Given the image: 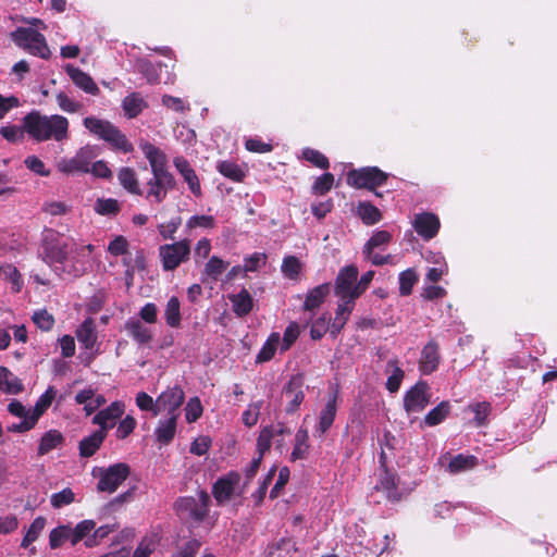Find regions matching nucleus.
<instances>
[{"label":"nucleus","mask_w":557,"mask_h":557,"mask_svg":"<svg viewBox=\"0 0 557 557\" xmlns=\"http://www.w3.org/2000/svg\"><path fill=\"white\" fill-rule=\"evenodd\" d=\"M23 122L25 131L37 141H62L67 138L69 121L62 115L47 116L34 111L28 113Z\"/></svg>","instance_id":"1"},{"label":"nucleus","mask_w":557,"mask_h":557,"mask_svg":"<svg viewBox=\"0 0 557 557\" xmlns=\"http://www.w3.org/2000/svg\"><path fill=\"white\" fill-rule=\"evenodd\" d=\"M83 124L92 135L107 141L112 148L125 153L133 151V145L111 122L95 116H87L84 119Z\"/></svg>","instance_id":"2"},{"label":"nucleus","mask_w":557,"mask_h":557,"mask_svg":"<svg viewBox=\"0 0 557 557\" xmlns=\"http://www.w3.org/2000/svg\"><path fill=\"white\" fill-rule=\"evenodd\" d=\"M71 251L70 244L58 232L53 230L44 232L39 256L48 265L62 264Z\"/></svg>","instance_id":"3"},{"label":"nucleus","mask_w":557,"mask_h":557,"mask_svg":"<svg viewBox=\"0 0 557 557\" xmlns=\"http://www.w3.org/2000/svg\"><path fill=\"white\" fill-rule=\"evenodd\" d=\"M12 40L24 50L42 59L50 57V49L42 34L34 28L20 27L11 33Z\"/></svg>","instance_id":"4"},{"label":"nucleus","mask_w":557,"mask_h":557,"mask_svg":"<svg viewBox=\"0 0 557 557\" xmlns=\"http://www.w3.org/2000/svg\"><path fill=\"white\" fill-rule=\"evenodd\" d=\"M131 469L128 465L119 462L108 468H98L94 470V475L98 478L97 490L99 492L114 493L119 486L127 479Z\"/></svg>","instance_id":"5"},{"label":"nucleus","mask_w":557,"mask_h":557,"mask_svg":"<svg viewBox=\"0 0 557 557\" xmlns=\"http://www.w3.org/2000/svg\"><path fill=\"white\" fill-rule=\"evenodd\" d=\"M386 180L387 174L376 166L351 170L347 174L348 185L370 190H374L377 186L383 185Z\"/></svg>","instance_id":"6"},{"label":"nucleus","mask_w":557,"mask_h":557,"mask_svg":"<svg viewBox=\"0 0 557 557\" xmlns=\"http://www.w3.org/2000/svg\"><path fill=\"white\" fill-rule=\"evenodd\" d=\"M208 494L206 492H200L198 498H180L175 503V508L181 517L201 521L208 513Z\"/></svg>","instance_id":"7"},{"label":"nucleus","mask_w":557,"mask_h":557,"mask_svg":"<svg viewBox=\"0 0 557 557\" xmlns=\"http://www.w3.org/2000/svg\"><path fill=\"white\" fill-rule=\"evenodd\" d=\"M159 253L163 269L165 271H172L188 259L190 248L187 240H181L174 244L161 246L159 248Z\"/></svg>","instance_id":"8"},{"label":"nucleus","mask_w":557,"mask_h":557,"mask_svg":"<svg viewBox=\"0 0 557 557\" xmlns=\"http://www.w3.org/2000/svg\"><path fill=\"white\" fill-rule=\"evenodd\" d=\"M152 176L147 181L146 199L153 200L157 203L162 202L170 190L174 189L176 182L172 173H151Z\"/></svg>","instance_id":"9"},{"label":"nucleus","mask_w":557,"mask_h":557,"mask_svg":"<svg viewBox=\"0 0 557 557\" xmlns=\"http://www.w3.org/2000/svg\"><path fill=\"white\" fill-rule=\"evenodd\" d=\"M358 269L355 265H347L342 269L335 281V295L341 300L355 301L359 296H355L357 292Z\"/></svg>","instance_id":"10"},{"label":"nucleus","mask_w":557,"mask_h":557,"mask_svg":"<svg viewBox=\"0 0 557 557\" xmlns=\"http://www.w3.org/2000/svg\"><path fill=\"white\" fill-rule=\"evenodd\" d=\"M431 401L430 386L424 381H419L404 396V408L407 413H418L425 409Z\"/></svg>","instance_id":"11"},{"label":"nucleus","mask_w":557,"mask_h":557,"mask_svg":"<svg viewBox=\"0 0 557 557\" xmlns=\"http://www.w3.org/2000/svg\"><path fill=\"white\" fill-rule=\"evenodd\" d=\"M185 394L183 389L175 385L168 388L157 398L156 414L166 412L168 416L180 417V408L184 401Z\"/></svg>","instance_id":"12"},{"label":"nucleus","mask_w":557,"mask_h":557,"mask_svg":"<svg viewBox=\"0 0 557 557\" xmlns=\"http://www.w3.org/2000/svg\"><path fill=\"white\" fill-rule=\"evenodd\" d=\"M240 481V475L237 472H230L223 478H220L213 485V496L219 503H224L231 499L235 493V488Z\"/></svg>","instance_id":"13"},{"label":"nucleus","mask_w":557,"mask_h":557,"mask_svg":"<svg viewBox=\"0 0 557 557\" xmlns=\"http://www.w3.org/2000/svg\"><path fill=\"white\" fill-rule=\"evenodd\" d=\"M124 331L138 345H149L153 339L152 329L137 318H129L124 324Z\"/></svg>","instance_id":"14"},{"label":"nucleus","mask_w":557,"mask_h":557,"mask_svg":"<svg viewBox=\"0 0 557 557\" xmlns=\"http://www.w3.org/2000/svg\"><path fill=\"white\" fill-rule=\"evenodd\" d=\"M139 147L149 161L151 173H170L166 169V154L161 149L145 140L140 141Z\"/></svg>","instance_id":"15"},{"label":"nucleus","mask_w":557,"mask_h":557,"mask_svg":"<svg viewBox=\"0 0 557 557\" xmlns=\"http://www.w3.org/2000/svg\"><path fill=\"white\" fill-rule=\"evenodd\" d=\"M413 227L424 239H431L438 232L440 220L433 213H420L414 216Z\"/></svg>","instance_id":"16"},{"label":"nucleus","mask_w":557,"mask_h":557,"mask_svg":"<svg viewBox=\"0 0 557 557\" xmlns=\"http://www.w3.org/2000/svg\"><path fill=\"white\" fill-rule=\"evenodd\" d=\"M124 405L120 401L112 403L108 408L99 411L94 418L92 423L100 425V430H107L115 425V421L123 414Z\"/></svg>","instance_id":"17"},{"label":"nucleus","mask_w":557,"mask_h":557,"mask_svg":"<svg viewBox=\"0 0 557 557\" xmlns=\"http://www.w3.org/2000/svg\"><path fill=\"white\" fill-rule=\"evenodd\" d=\"M302 385V377L300 375H294L284 387V395L289 398V401L286 406V412H295L302 403L305 397Z\"/></svg>","instance_id":"18"},{"label":"nucleus","mask_w":557,"mask_h":557,"mask_svg":"<svg viewBox=\"0 0 557 557\" xmlns=\"http://www.w3.org/2000/svg\"><path fill=\"white\" fill-rule=\"evenodd\" d=\"M64 70L78 88L90 95L99 94V88L89 74L71 64H67Z\"/></svg>","instance_id":"19"},{"label":"nucleus","mask_w":557,"mask_h":557,"mask_svg":"<svg viewBox=\"0 0 557 557\" xmlns=\"http://www.w3.org/2000/svg\"><path fill=\"white\" fill-rule=\"evenodd\" d=\"M173 162L176 170L180 172V174L184 177V181L187 183L190 191L195 196H200V183L198 176L196 175L194 169H191L189 162L183 157H176Z\"/></svg>","instance_id":"20"},{"label":"nucleus","mask_w":557,"mask_h":557,"mask_svg":"<svg viewBox=\"0 0 557 557\" xmlns=\"http://www.w3.org/2000/svg\"><path fill=\"white\" fill-rule=\"evenodd\" d=\"M440 361L438 345L431 341L422 351L420 358V370L423 374H431L436 370Z\"/></svg>","instance_id":"21"},{"label":"nucleus","mask_w":557,"mask_h":557,"mask_svg":"<svg viewBox=\"0 0 557 557\" xmlns=\"http://www.w3.org/2000/svg\"><path fill=\"white\" fill-rule=\"evenodd\" d=\"M178 417L165 416L160 419L154 430L157 441L162 445H168L172 442L176 433V422Z\"/></svg>","instance_id":"22"},{"label":"nucleus","mask_w":557,"mask_h":557,"mask_svg":"<svg viewBox=\"0 0 557 557\" xmlns=\"http://www.w3.org/2000/svg\"><path fill=\"white\" fill-rule=\"evenodd\" d=\"M355 301L350 300H341V304L338 305L335 318L331 323L330 326V334L333 337H336L337 334L342 331V329L345 326L346 322L349 319V315L354 309Z\"/></svg>","instance_id":"23"},{"label":"nucleus","mask_w":557,"mask_h":557,"mask_svg":"<svg viewBox=\"0 0 557 557\" xmlns=\"http://www.w3.org/2000/svg\"><path fill=\"white\" fill-rule=\"evenodd\" d=\"M336 416V395L329 397L324 408L320 412V420L317 426V433L321 437L333 424Z\"/></svg>","instance_id":"24"},{"label":"nucleus","mask_w":557,"mask_h":557,"mask_svg":"<svg viewBox=\"0 0 557 557\" xmlns=\"http://www.w3.org/2000/svg\"><path fill=\"white\" fill-rule=\"evenodd\" d=\"M107 436L103 430H97L79 442V454L82 457H91L101 446Z\"/></svg>","instance_id":"25"},{"label":"nucleus","mask_w":557,"mask_h":557,"mask_svg":"<svg viewBox=\"0 0 557 557\" xmlns=\"http://www.w3.org/2000/svg\"><path fill=\"white\" fill-rule=\"evenodd\" d=\"M76 337L86 349H92L96 341V323L91 318L86 319L76 330Z\"/></svg>","instance_id":"26"},{"label":"nucleus","mask_w":557,"mask_h":557,"mask_svg":"<svg viewBox=\"0 0 557 557\" xmlns=\"http://www.w3.org/2000/svg\"><path fill=\"white\" fill-rule=\"evenodd\" d=\"M117 180L123 188L126 189L129 194L138 196L143 195L137 174L134 169L128 166L121 168L117 172Z\"/></svg>","instance_id":"27"},{"label":"nucleus","mask_w":557,"mask_h":557,"mask_svg":"<svg viewBox=\"0 0 557 557\" xmlns=\"http://www.w3.org/2000/svg\"><path fill=\"white\" fill-rule=\"evenodd\" d=\"M64 441L61 432L57 430H50L46 432L39 443L38 455L44 456L51 451L52 449L58 448Z\"/></svg>","instance_id":"28"},{"label":"nucleus","mask_w":557,"mask_h":557,"mask_svg":"<svg viewBox=\"0 0 557 557\" xmlns=\"http://www.w3.org/2000/svg\"><path fill=\"white\" fill-rule=\"evenodd\" d=\"M309 435L306 429H299L295 435V446L290 458L293 461L305 459L309 454Z\"/></svg>","instance_id":"29"},{"label":"nucleus","mask_w":557,"mask_h":557,"mask_svg":"<svg viewBox=\"0 0 557 557\" xmlns=\"http://www.w3.org/2000/svg\"><path fill=\"white\" fill-rule=\"evenodd\" d=\"M230 299L233 304L234 312L239 317L248 314L252 309V298L246 289H242L238 294L232 295Z\"/></svg>","instance_id":"30"},{"label":"nucleus","mask_w":557,"mask_h":557,"mask_svg":"<svg viewBox=\"0 0 557 557\" xmlns=\"http://www.w3.org/2000/svg\"><path fill=\"white\" fill-rule=\"evenodd\" d=\"M330 293L329 284H321L311 289L305 300L304 308L307 311H311L318 308Z\"/></svg>","instance_id":"31"},{"label":"nucleus","mask_w":557,"mask_h":557,"mask_svg":"<svg viewBox=\"0 0 557 557\" xmlns=\"http://www.w3.org/2000/svg\"><path fill=\"white\" fill-rule=\"evenodd\" d=\"M165 322L170 327H178L181 325V302L176 296H172L164 309Z\"/></svg>","instance_id":"32"},{"label":"nucleus","mask_w":557,"mask_h":557,"mask_svg":"<svg viewBox=\"0 0 557 557\" xmlns=\"http://www.w3.org/2000/svg\"><path fill=\"white\" fill-rule=\"evenodd\" d=\"M146 102L143 99V97L133 92L124 98L123 100V109L125 111V114L129 117H136L146 107Z\"/></svg>","instance_id":"33"},{"label":"nucleus","mask_w":557,"mask_h":557,"mask_svg":"<svg viewBox=\"0 0 557 557\" xmlns=\"http://www.w3.org/2000/svg\"><path fill=\"white\" fill-rule=\"evenodd\" d=\"M280 344H281L280 334L272 333L269 336L268 341L263 344L259 354L257 355L256 361L259 363L270 361L274 357V354Z\"/></svg>","instance_id":"34"},{"label":"nucleus","mask_w":557,"mask_h":557,"mask_svg":"<svg viewBox=\"0 0 557 557\" xmlns=\"http://www.w3.org/2000/svg\"><path fill=\"white\" fill-rule=\"evenodd\" d=\"M65 541L73 545V531L67 525H61L53 529L49 535V544L52 549L60 547Z\"/></svg>","instance_id":"35"},{"label":"nucleus","mask_w":557,"mask_h":557,"mask_svg":"<svg viewBox=\"0 0 557 557\" xmlns=\"http://www.w3.org/2000/svg\"><path fill=\"white\" fill-rule=\"evenodd\" d=\"M392 235L387 231H376L363 247L362 253L364 257H371L374 248H380L391 242Z\"/></svg>","instance_id":"36"},{"label":"nucleus","mask_w":557,"mask_h":557,"mask_svg":"<svg viewBox=\"0 0 557 557\" xmlns=\"http://www.w3.org/2000/svg\"><path fill=\"white\" fill-rule=\"evenodd\" d=\"M386 367L387 369H392V373L386 381V388L391 393H396L400 387L401 381L405 376V372L397 366L396 360L387 361Z\"/></svg>","instance_id":"37"},{"label":"nucleus","mask_w":557,"mask_h":557,"mask_svg":"<svg viewBox=\"0 0 557 557\" xmlns=\"http://www.w3.org/2000/svg\"><path fill=\"white\" fill-rule=\"evenodd\" d=\"M450 405L448 401H442L433 408L424 418V422L429 426L440 424L449 413Z\"/></svg>","instance_id":"38"},{"label":"nucleus","mask_w":557,"mask_h":557,"mask_svg":"<svg viewBox=\"0 0 557 557\" xmlns=\"http://www.w3.org/2000/svg\"><path fill=\"white\" fill-rule=\"evenodd\" d=\"M376 488L384 491L386 493V497L393 502L399 499L395 475L387 471H384L380 485H376Z\"/></svg>","instance_id":"39"},{"label":"nucleus","mask_w":557,"mask_h":557,"mask_svg":"<svg viewBox=\"0 0 557 557\" xmlns=\"http://www.w3.org/2000/svg\"><path fill=\"white\" fill-rule=\"evenodd\" d=\"M476 465V458L474 456H455L448 463V471L450 473H458L468 469L473 468Z\"/></svg>","instance_id":"40"},{"label":"nucleus","mask_w":557,"mask_h":557,"mask_svg":"<svg viewBox=\"0 0 557 557\" xmlns=\"http://www.w3.org/2000/svg\"><path fill=\"white\" fill-rule=\"evenodd\" d=\"M46 525V519L44 517H37L29 525L25 536L22 540L21 546L27 548L33 542H35Z\"/></svg>","instance_id":"41"},{"label":"nucleus","mask_w":557,"mask_h":557,"mask_svg":"<svg viewBox=\"0 0 557 557\" xmlns=\"http://www.w3.org/2000/svg\"><path fill=\"white\" fill-rule=\"evenodd\" d=\"M358 214L361 218V220L368 225L375 224L381 220L380 210L369 202L359 203Z\"/></svg>","instance_id":"42"},{"label":"nucleus","mask_w":557,"mask_h":557,"mask_svg":"<svg viewBox=\"0 0 557 557\" xmlns=\"http://www.w3.org/2000/svg\"><path fill=\"white\" fill-rule=\"evenodd\" d=\"M94 209L101 215H116L120 212L121 207L116 199L98 198L95 202Z\"/></svg>","instance_id":"43"},{"label":"nucleus","mask_w":557,"mask_h":557,"mask_svg":"<svg viewBox=\"0 0 557 557\" xmlns=\"http://www.w3.org/2000/svg\"><path fill=\"white\" fill-rule=\"evenodd\" d=\"M283 434L284 429L280 428L278 430H274L273 428H264L257 441V449L261 458H263L264 453L271 447V440L274 436V434Z\"/></svg>","instance_id":"44"},{"label":"nucleus","mask_w":557,"mask_h":557,"mask_svg":"<svg viewBox=\"0 0 557 557\" xmlns=\"http://www.w3.org/2000/svg\"><path fill=\"white\" fill-rule=\"evenodd\" d=\"M418 282L416 272L411 269L403 271L399 274V293L403 296H408L412 292L413 285Z\"/></svg>","instance_id":"45"},{"label":"nucleus","mask_w":557,"mask_h":557,"mask_svg":"<svg viewBox=\"0 0 557 557\" xmlns=\"http://www.w3.org/2000/svg\"><path fill=\"white\" fill-rule=\"evenodd\" d=\"M55 394H57V392H55L54 387L50 386L45 392V394H42L39 397L34 409L32 410V414L36 416L37 420L44 413V411L51 405L53 398L55 397Z\"/></svg>","instance_id":"46"},{"label":"nucleus","mask_w":557,"mask_h":557,"mask_svg":"<svg viewBox=\"0 0 557 557\" xmlns=\"http://www.w3.org/2000/svg\"><path fill=\"white\" fill-rule=\"evenodd\" d=\"M219 172L233 181L240 182L244 177V172L242 169L234 162L231 161H222L218 164Z\"/></svg>","instance_id":"47"},{"label":"nucleus","mask_w":557,"mask_h":557,"mask_svg":"<svg viewBox=\"0 0 557 557\" xmlns=\"http://www.w3.org/2000/svg\"><path fill=\"white\" fill-rule=\"evenodd\" d=\"M74 500L75 494L70 487L63 488L61 492L54 493L50 497L51 506L57 509L67 506Z\"/></svg>","instance_id":"48"},{"label":"nucleus","mask_w":557,"mask_h":557,"mask_svg":"<svg viewBox=\"0 0 557 557\" xmlns=\"http://www.w3.org/2000/svg\"><path fill=\"white\" fill-rule=\"evenodd\" d=\"M115 529H116L115 524H106V525L99 527L98 529L94 530V533L85 540V545L87 547L97 546L103 539H106Z\"/></svg>","instance_id":"49"},{"label":"nucleus","mask_w":557,"mask_h":557,"mask_svg":"<svg viewBox=\"0 0 557 557\" xmlns=\"http://www.w3.org/2000/svg\"><path fill=\"white\" fill-rule=\"evenodd\" d=\"M96 523L94 520L81 521L73 531V546H75L83 539H87L89 533L95 530Z\"/></svg>","instance_id":"50"},{"label":"nucleus","mask_w":557,"mask_h":557,"mask_svg":"<svg viewBox=\"0 0 557 557\" xmlns=\"http://www.w3.org/2000/svg\"><path fill=\"white\" fill-rule=\"evenodd\" d=\"M96 523L94 520L81 521L73 531V546H75L83 539H87L89 533L95 530Z\"/></svg>","instance_id":"51"},{"label":"nucleus","mask_w":557,"mask_h":557,"mask_svg":"<svg viewBox=\"0 0 557 557\" xmlns=\"http://www.w3.org/2000/svg\"><path fill=\"white\" fill-rule=\"evenodd\" d=\"M157 544L156 535L144 537L135 549L133 557H149L154 552Z\"/></svg>","instance_id":"52"},{"label":"nucleus","mask_w":557,"mask_h":557,"mask_svg":"<svg viewBox=\"0 0 557 557\" xmlns=\"http://www.w3.org/2000/svg\"><path fill=\"white\" fill-rule=\"evenodd\" d=\"M137 71L141 73L149 83L157 84L160 83L159 74L157 73V69L154 65L148 60H140L136 64Z\"/></svg>","instance_id":"53"},{"label":"nucleus","mask_w":557,"mask_h":557,"mask_svg":"<svg viewBox=\"0 0 557 557\" xmlns=\"http://www.w3.org/2000/svg\"><path fill=\"white\" fill-rule=\"evenodd\" d=\"M57 168L60 172L65 173V174H74L77 172H85V170L81 165L79 160L76 157V154L70 159L62 158L61 160L58 161Z\"/></svg>","instance_id":"54"},{"label":"nucleus","mask_w":557,"mask_h":557,"mask_svg":"<svg viewBox=\"0 0 557 557\" xmlns=\"http://www.w3.org/2000/svg\"><path fill=\"white\" fill-rule=\"evenodd\" d=\"M227 263L222 259L213 256L206 264L205 272L212 280H216L225 270Z\"/></svg>","instance_id":"55"},{"label":"nucleus","mask_w":557,"mask_h":557,"mask_svg":"<svg viewBox=\"0 0 557 557\" xmlns=\"http://www.w3.org/2000/svg\"><path fill=\"white\" fill-rule=\"evenodd\" d=\"M333 183L334 175L331 173H324L314 181L312 185V193L317 195H324L331 190Z\"/></svg>","instance_id":"56"},{"label":"nucleus","mask_w":557,"mask_h":557,"mask_svg":"<svg viewBox=\"0 0 557 557\" xmlns=\"http://www.w3.org/2000/svg\"><path fill=\"white\" fill-rule=\"evenodd\" d=\"M33 322L42 331H50L54 325V318L47 310H38L33 314Z\"/></svg>","instance_id":"57"},{"label":"nucleus","mask_w":557,"mask_h":557,"mask_svg":"<svg viewBox=\"0 0 557 557\" xmlns=\"http://www.w3.org/2000/svg\"><path fill=\"white\" fill-rule=\"evenodd\" d=\"M302 156L307 161L311 162L312 164H314L315 166H318L320 169L329 168L327 158L318 150H314L311 148H306L302 151Z\"/></svg>","instance_id":"58"},{"label":"nucleus","mask_w":557,"mask_h":557,"mask_svg":"<svg viewBox=\"0 0 557 557\" xmlns=\"http://www.w3.org/2000/svg\"><path fill=\"white\" fill-rule=\"evenodd\" d=\"M330 320L325 317L318 318L311 325L310 336L312 339L317 341L323 337V335L329 331L330 332Z\"/></svg>","instance_id":"59"},{"label":"nucleus","mask_w":557,"mask_h":557,"mask_svg":"<svg viewBox=\"0 0 557 557\" xmlns=\"http://www.w3.org/2000/svg\"><path fill=\"white\" fill-rule=\"evenodd\" d=\"M138 319L144 323L154 324L158 322V308L156 304H146L138 312Z\"/></svg>","instance_id":"60"},{"label":"nucleus","mask_w":557,"mask_h":557,"mask_svg":"<svg viewBox=\"0 0 557 557\" xmlns=\"http://www.w3.org/2000/svg\"><path fill=\"white\" fill-rule=\"evenodd\" d=\"M282 271L287 277L295 278L300 271L299 260L293 256L284 258L282 263Z\"/></svg>","instance_id":"61"},{"label":"nucleus","mask_w":557,"mask_h":557,"mask_svg":"<svg viewBox=\"0 0 557 557\" xmlns=\"http://www.w3.org/2000/svg\"><path fill=\"white\" fill-rule=\"evenodd\" d=\"M214 218L212 215H193L187 221L188 228L203 227L211 228L214 226Z\"/></svg>","instance_id":"62"},{"label":"nucleus","mask_w":557,"mask_h":557,"mask_svg":"<svg viewBox=\"0 0 557 557\" xmlns=\"http://www.w3.org/2000/svg\"><path fill=\"white\" fill-rule=\"evenodd\" d=\"M186 420L188 422H195L202 413V407L200 400L195 397L190 398L185 408Z\"/></svg>","instance_id":"63"},{"label":"nucleus","mask_w":557,"mask_h":557,"mask_svg":"<svg viewBox=\"0 0 557 557\" xmlns=\"http://www.w3.org/2000/svg\"><path fill=\"white\" fill-rule=\"evenodd\" d=\"M136 405L140 410L151 411L153 416L157 410V400L154 401L151 396L145 392H139L136 396Z\"/></svg>","instance_id":"64"}]
</instances>
